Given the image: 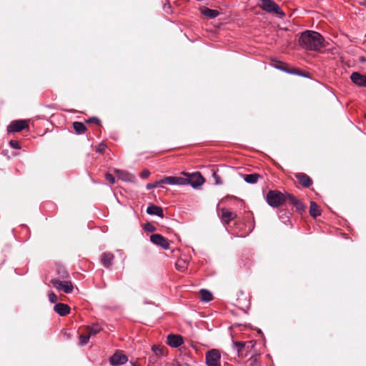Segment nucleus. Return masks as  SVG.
<instances>
[{"label":"nucleus","mask_w":366,"mask_h":366,"mask_svg":"<svg viewBox=\"0 0 366 366\" xmlns=\"http://www.w3.org/2000/svg\"><path fill=\"white\" fill-rule=\"evenodd\" d=\"M309 212H310V214L315 218L321 214V212L319 208V206L315 202H310Z\"/></svg>","instance_id":"20"},{"label":"nucleus","mask_w":366,"mask_h":366,"mask_svg":"<svg viewBox=\"0 0 366 366\" xmlns=\"http://www.w3.org/2000/svg\"><path fill=\"white\" fill-rule=\"evenodd\" d=\"M49 299L52 303H55L58 301V297L54 292L49 294Z\"/></svg>","instance_id":"39"},{"label":"nucleus","mask_w":366,"mask_h":366,"mask_svg":"<svg viewBox=\"0 0 366 366\" xmlns=\"http://www.w3.org/2000/svg\"><path fill=\"white\" fill-rule=\"evenodd\" d=\"M29 128V124L26 120H15L11 122L8 127V132H19L24 129Z\"/></svg>","instance_id":"8"},{"label":"nucleus","mask_w":366,"mask_h":366,"mask_svg":"<svg viewBox=\"0 0 366 366\" xmlns=\"http://www.w3.org/2000/svg\"><path fill=\"white\" fill-rule=\"evenodd\" d=\"M207 366H220L221 355L218 350L212 349L206 353Z\"/></svg>","instance_id":"6"},{"label":"nucleus","mask_w":366,"mask_h":366,"mask_svg":"<svg viewBox=\"0 0 366 366\" xmlns=\"http://www.w3.org/2000/svg\"><path fill=\"white\" fill-rule=\"evenodd\" d=\"M285 202L288 201L290 204L294 205L298 211L304 209L303 204L299 199H297L293 194L286 193V194H285Z\"/></svg>","instance_id":"14"},{"label":"nucleus","mask_w":366,"mask_h":366,"mask_svg":"<svg viewBox=\"0 0 366 366\" xmlns=\"http://www.w3.org/2000/svg\"><path fill=\"white\" fill-rule=\"evenodd\" d=\"M184 343L183 337L179 335L169 334L167 336V344L172 347H178Z\"/></svg>","instance_id":"10"},{"label":"nucleus","mask_w":366,"mask_h":366,"mask_svg":"<svg viewBox=\"0 0 366 366\" xmlns=\"http://www.w3.org/2000/svg\"><path fill=\"white\" fill-rule=\"evenodd\" d=\"M255 344H256V342L254 340L245 342L244 350H246L247 351L251 350L254 347Z\"/></svg>","instance_id":"33"},{"label":"nucleus","mask_w":366,"mask_h":366,"mask_svg":"<svg viewBox=\"0 0 366 366\" xmlns=\"http://www.w3.org/2000/svg\"><path fill=\"white\" fill-rule=\"evenodd\" d=\"M97 152H99V153H103L104 152V146H99L97 149Z\"/></svg>","instance_id":"42"},{"label":"nucleus","mask_w":366,"mask_h":366,"mask_svg":"<svg viewBox=\"0 0 366 366\" xmlns=\"http://www.w3.org/2000/svg\"><path fill=\"white\" fill-rule=\"evenodd\" d=\"M115 172L119 174V178L123 181L132 182L135 179V177L128 172L119 171L115 169Z\"/></svg>","instance_id":"21"},{"label":"nucleus","mask_w":366,"mask_h":366,"mask_svg":"<svg viewBox=\"0 0 366 366\" xmlns=\"http://www.w3.org/2000/svg\"><path fill=\"white\" fill-rule=\"evenodd\" d=\"M350 79L357 86L366 87V75L359 72H353L350 76Z\"/></svg>","instance_id":"13"},{"label":"nucleus","mask_w":366,"mask_h":366,"mask_svg":"<svg viewBox=\"0 0 366 366\" xmlns=\"http://www.w3.org/2000/svg\"><path fill=\"white\" fill-rule=\"evenodd\" d=\"M295 177L298 180L299 184L303 187L309 188L312 184V179L305 173H296Z\"/></svg>","instance_id":"11"},{"label":"nucleus","mask_w":366,"mask_h":366,"mask_svg":"<svg viewBox=\"0 0 366 366\" xmlns=\"http://www.w3.org/2000/svg\"><path fill=\"white\" fill-rule=\"evenodd\" d=\"M134 366H137V364H134Z\"/></svg>","instance_id":"44"},{"label":"nucleus","mask_w":366,"mask_h":366,"mask_svg":"<svg viewBox=\"0 0 366 366\" xmlns=\"http://www.w3.org/2000/svg\"><path fill=\"white\" fill-rule=\"evenodd\" d=\"M163 184V183L161 182V179H160V180H159V181H157V182H155L154 183H152V184H151V183L147 184L146 185V188H147V189H153V188L157 187L159 184Z\"/></svg>","instance_id":"38"},{"label":"nucleus","mask_w":366,"mask_h":366,"mask_svg":"<svg viewBox=\"0 0 366 366\" xmlns=\"http://www.w3.org/2000/svg\"><path fill=\"white\" fill-rule=\"evenodd\" d=\"M212 177H213V178L214 179V182H215L216 184H222V181L221 179V177H219V175L216 172H213Z\"/></svg>","instance_id":"35"},{"label":"nucleus","mask_w":366,"mask_h":366,"mask_svg":"<svg viewBox=\"0 0 366 366\" xmlns=\"http://www.w3.org/2000/svg\"><path fill=\"white\" fill-rule=\"evenodd\" d=\"M9 145L14 149H20L21 147L19 144V142L16 140H10Z\"/></svg>","instance_id":"40"},{"label":"nucleus","mask_w":366,"mask_h":366,"mask_svg":"<svg viewBox=\"0 0 366 366\" xmlns=\"http://www.w3.org/2000/svg\"><path fill=\"white\" fill-rule=\"evenodd\" d=\"M128 359L122 351L116 352L110 358L109 362L112 365H120L126 363Z\"/></svg>","instance_id":"9"},{"label":"nucleus","mask_w":366,"mask_h":366,"mask_svg":"<svg viewBox=\"0 0 366 366\" xmlns=\"http://www.w3.org/2000/svg\"><path fill=\"white\" fill-rule=\"evenodd\" d=\"M261 177V176L257 173L245 174L244 175V179L246 182L249 184H255L257 182L258 179Z\"/></svg>","instance_id":"22"},{"label":"nucleus","mask_w":366,"mask_h":366,"mask_svg":"<svg viewBox=\"0 0 366 366\" xmlns=\"http://www.w3.org/2000/svg\"><path fill=\"white\" fill-rule=\"evenodd\" d=\"M176 267L178 270L184 271L187 268L186 262L184 260H179L176 263Z\"/></svg>","instance_id":"31"},{"label":"nucleus","mask_w":366,"mask_h":366,"mask_svg":"<svg viewBox=\"0 0 366 366\" xmlns=\"http://www.w3.org/2000/svg\"><path fill=\"white\" fill-rule=\"evenodd\" d=\"M144 229L148 232H154L156 231V227L150 222H147L144 225Z\"/></svg>","instance_id":"30"},{"label":"nucleus","mask_w":366,"mask_h":366,"mask_svg":"<svg viewBox=\"0 0 366 366\" xmlns=\"http://www.w3.org/2000/svg\"><path fill=\"white\" fill-rule=\"evenodd\" d=\"M88 124H96L97 125H100L101 121L97 117H91L86 121Z\"/></svg>","instance_id":"34"},{"label":"nucleus","mask_w":366,"mask_h":366,"mask_svg":"<svg viewBox=\"0 0 366 366\" xmlns=\"http://www.w3.org/2000/svg\"><path fill=\"white\" fill-rule=\"evenodd\" d=\"M163 9L166 13L172 12V5L169 1H166L163 5Z\"/></svg>","instance_id":"36"},{"label":"nucleus","mask_w":366,"mask_h":366,"mask_svg":"<svg viewBox=\"0 0 366 366\" xmlns=\"http://www.w3.org/2000/svg\"><path fill=\"white\" fill-rule=\"evenodd\" d=\"M54 310L61 316H66L70 312V307L64 303H57L54 307Z\"/></svg>","instance_id":"16"},{"label":"nucleus","mask_w":366,"mask_h":366,"mask_svg":"<svg viewBox=\"0 0 366 366\" xmlns=\"http://www.w3.org/2000/svg\"><path fill=\"white\" fill-rule=\"evenodd\" d=\"M150 175V172L148 170V169H144L141 173H140V177L143 179H147L149 177V176Z\"/></svg>","instance_id":"41"},{"label":"nucleus","mask_w":366,"mask_h":366,"mask_svg":"<svg viewBox=\"0 0 366 366\" xmlns=\"http://www.w3.org/2000/svg\"><path fill=\"white\" fill-rule=\"evenodd\" d=\"M161 182L163 184H179V185H184L186 184V180H184V177H165L163 179H161Z\"/></svg>","instance_id":"12"},{"label":"nucleus","mask_w":366,"mask_h":366,"mask_svg":"<svg viewBox=\"0 0 366 366\" xmlns=\"http://www.w3.org/2000/svg\"><path fill=\"white\" fill-rule=\"evenodd\" d=\"M259 6L264 11L269 13L274 14L281 18L285 16V13L282 11L281 8L274 3V1H261V4H259Z\"/></svg>","instance_id":"3"},{"label":"nucleus","mask_w":366,"mask_h":366,"mask_svg":"<svg viewBox=\"0 0 366 366\" xmlns=\"http://www.w3.org/2000/svg\"><path fill=\"white\" fill-rule=\"evenodd\" d=\"M73 127L78 134H84L86 131V126L80 122H74L73 123Z\"/></svg>","instance_id":"23"},{"label":"nucleus","mask_w":366,"mask_h":366,"mask_svg":"<svg viewBox=\"0 0 366 366\" xmlns=\"http://www.w3.org/2000/svg\"><path fill=\"white\" fill-rule=\"evenodd\" d=\"M105 179L112 184H114L115 182L114 177L110 173L105 174Z\"/></svg>","instance_id":"37"},{"label":"nucleus","mask_w":366,"mask_h":366,"mask_svg":"<svg viewBox=\"0 0 366 366\" xmlns=\"http://www.w3.org/2000/svg\"><path fill=\"white\" fill-rule=\"evenodd\" d=\"M183 174L187 176V177L184 178L186 184H190L194 188L201 186L204 182L203 177L199 172L190 174L183 172Z\"/></svg>","instance_id":"4"},{"label":"nucleus","mask_w":366,"mask_h":366,"mask_svg":"<svg viewBox=\"0 0 366 366\" xmlns=\"http://www.w3.org/2000/svg\"><path fill=\"white\" fill-rule=\"evenodd\" d=\"M166 348L164 347H161L158 345H153L152 346V350L155 353L156 355L160 356L164 355V350Z\"/></svg>","instance_id":"28"},{"label":"nucleus","mask_w":366,"mask_h":366,"mask_svg":"<svg viewBox=\"0 0 366 366\" xmlns=\"http://www.w3.org/2000/svg\"><path fill=\"white\" fill-rule=\"evenodd\" d=\"M114 259V256L111 252H104L101 257V262L102 264L109 268L112 265V262Z\"/></svg>","instance_id":"17"},{"label":"nucleus","mask_w":366,"mask_h":366,"mask_svg":"<svg viewBox=\"0 0 366 366\" xmlns=\"http://www.w3.org/2000/svg\"><path fill=\"white\" fill-rule=\"evenodd\" d=\"M150 241L155 245L162 247V249H167L169 248V240L159 234H154L150 236Z\"/></svg>","instance_id":"7"},{"label":"nucleus","mask_w":366,"mask_h":366,"mask_svg":"<svg viewBox=\"0 0 366 366\" xmlns=\"http://www.w3.org/2000/svg\"><path fill=\"white\" fill-rule=\"evenodd\" d=\"M57 273L60 278L66 279L69 277L68 272L64 267H59L57 269Z\"/></svg>","instance_id":"29"},{"label":"nucleus","mask_w":366,"mask_h":366,"mask_svg":"<svg viewBox=\"0 0 366 366\" xmlns=\"http://www.w3.org/2000/svg\"><path fill=\"white\" fill-rule=\"evenodd\" d=\"M360 4L366 7V1H362Z\"/></svg>","instance_id":"43"},{"label":"nucleus","mask_w":366,"mask_h":366,"mask_svg":"<svg viewBox=\"0 0 366 366\" xmlns=\"http://www.w3.org/2000/svg\"><path fill=\"white\" fill-rule=\"evenodd\" d=\"M51 283L58 290L63 291L66 294L71 293L74 290L73 284L71 281H61L59 279H51Z\"/></svg>","instance_id":"5"},{"label":"nucleus","mask_w":366,"mask_h":366,"mask_svg":"<svg viewBox=\"0 0 366 366\" xmlns=\"http://www.w3.org/2000/svg\"><path fill=\"white\" fill-rule=\"evenodd\" d=\"M199 295H200V298L202 301L204 302H209L212 300V293L207 290H204V289H202L200 291H199Z\"/></svg>","instance_id":"25"},{"label":"nucleus","mask_w":366,"mask_h":366,"mask_svg":"<svg viewBox=\"0 0 366 366\" xmlns=\"http://www.w3.org/2000/svg\"><path fill=\"white\" fill-rule=\"evenodd\" d=\"M281 69L290 74L301 75L300 72L296 69H290L288 67L283 66L281 68Z\"/></svg>","instance_id":"32"},{"label":"nucleus","mask_w":366,"mask_h":366,"mask_svg":"<svg viewBox=\"0 0 366 366\" xmlns=\"http://www.w3.org/2000/svg\"><path fill=\"white\" fill-rule=\"evenodd\" d=\"M233 345L237 348L239 355H242L245 348V342L234 341Z\"/></svg>","instance_id":"26"},{"label":"nucleus","mask_w":366,"mask_h":366,"mask_svg":"<svg viewBox=\"0 0 366 366\" xmlns=\"http://www.w3.org/2000/svg\"><path fill=\"white\" fill-rule=\"evenodd\" d=\"M221 218L222 221L225 224H229L232 220L234 219L237 217V214L235 212L229 211L226 209L225 208H222L221 209Z\"/></svg>","instance_id":"15"},{"label":"nucleus","mask_w":366,"mask_h":366,"mask_svg":"<svg viewBox=\"0 0 366 366\" xmlns=\"http://www.w3.org/2000/svg\"><path fill=\"white\" fill-rule=\"evenodd\" d=\"M300 45L309 50L320 51L325 46L323 36L318 32L307 30L301 34Z\"/></svg>","instance_id":"1"},{"label":"nucleus","mask_w":366,"mask_h":366,"mask_svg":"<svg viewBox=\"0 0 366 366\" xmlns=\"http://www.w3.org/2000/svg\"><path fill=\"white\" fill-rule=\"evenodd\" d=\"M85 330L86 331V333L89 335V337H91L98 334L102 330V328L98 325H94L86 327Z\"/></svg>","instance_id":"24"},{"label":"nucleus","mask_w":366,"mask_h":366,"mask_svg":"<svg viewBox=\"0 0 366 366\" xmlns=\"http://www.w3.org/2000/svg\"><path fill=\"white\" fill-rule=\"evenodd\" d=\"M201 11L203 15L209 19H214L219 14V12L217 10L210 9L208 8H202L201 9Z\"/></svg>","instance_id":"19"},{"label":"nucleus","mask_w":366,"mask_h":366,"mask_svg":"<svg viewBox=\"0 0 366 366\" xmlns=\"http://www.w3.org/2000/svg\"><path fill=\"white\" fill-rule=\"evenodd\" d=\"M89 335H88L86 333V331L85 330L84 332H83L81 335H80L79 336V342H80V345H85L88 343L89 340Z\"/></svg>","instance_id":"27"},{"label":"nucleus","mask_w":366,"mask_h":366,"mask_svg":"<svg viewBox=\"0 0 366 366\" xmlns=\"http://www.w3.org/2000/svg\"><path fill=\"white\" fill-rule=\"evenodd\" d=\"M147 213L149 214H155L160 217H164V212L163 209L161 207L154 205V204H150L147 209Z\"/></svg>","instance_id":"18"},{"label":"nucleus","mask_w":366,"mask_h":366,"mask_svg":"<svg viewBox=\"0 0 366 366\" xmlns=\"http://www.w3.org/2000/svg\"><path fill=\"white\" fill-rule=\"evenodd\" d=\"M266 199L267 203L272 207H278L285 202V194L278 190H269Z\"/></svg>","instance_id":"2"}]
</instances>
